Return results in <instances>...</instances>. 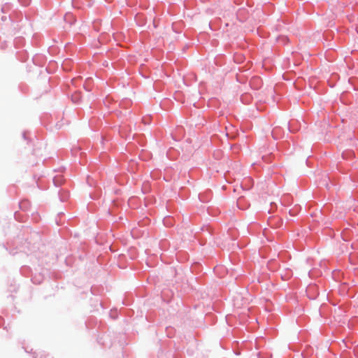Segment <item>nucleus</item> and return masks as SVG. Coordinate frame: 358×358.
<instances>
[{
  "label": "nucleus",
  "instance_id": "f257e3e1",
  "mask_svg": "<svg viewBox=\"0 0 358 358\" xmlns=\"http://www.w3.org/2000/svg\"><path fill=\"white\" fill-rule=\"evenodd\" d=\"M72 101L73 102H78L79 101V97H78V94H74L72 96Z\"/></svg>",
  "mask_w": 358,
  "mask_h": 358
},
{
  "label": "nucleus",
  "instance_id": "f03ea898",
  "mask_svg": "<svg viewBox=\"0 0 358 358\" xmlns=\"http://www.w3.org/2000/svg\"><path fill=\"white\" fill-rule=\"evenodd\" d=\"M24 5H28L29 3V0H19Z\"/></svg>",
  "mask_w": 358,
  "mask_h": 358
},
{
  "label": "nucleus",
  "instance_id": "7ed1b4c3",
  "mask_svg": "<svg viewBox=\"0 0 358 358\" xmlns=\"http://www.w3.org/2000/svg\"><path fill=\"white\" fill-rule=\"evenodd\" d=\"M241 200L238 201V206H240Z\"/></svg>",
  "mask_w": 358,
  "mask_h": 358
}]
</instances>
